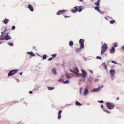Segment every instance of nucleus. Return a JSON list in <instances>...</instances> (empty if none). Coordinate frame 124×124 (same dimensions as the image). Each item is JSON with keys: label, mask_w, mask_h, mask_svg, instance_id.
<instances>
[{"label": "nucleus", "mask_w": 124, "mask_h": 124, "mask_svg": "<svg viewBox=\"0 0 124 124\" xmlns=\"http://www.w3.org/2000/svg\"><path fill=\"white\" fill-rule=\"evenodd\" d=\"M83 8L81 6L75 7L72 10L71 12L73 13H75L78 11L80 12L83 10Z\"/></svg>", "instance_id": "f257e3e1"}, {"label": "nucleus", "mask_w": 124, "mask_h": 124, "mask_svg": "<svg viewBox=\"0 0 124 124\" xmlns=\"http://www.w3.org/2000/svg\"><path fill=\"white\" fill-rule=\"evenodd\" d=\"M108 48V46H107V44L104 43L102 46L101 54L102 55L104 54L105 52L107 49Z\"/></svg>", "instance_id": "f03ea898"}, {"label": "nucleus", "mask_w": 124, "mask_h": 124, "mask_svg": "<svg viewBox=\"0 0 124 124\" xmlns=\"http://www.w3.org/2000/svg\"><path fill=\"white\" fill-rule=\"evenodd\" d=\"M18 70L17 69L13 70H11L9 72L8 75V76H10L14 75L18 72Z\"/></svg>", "instance_id": "7ed1b4c3"}, {"label": "nucleus", "mask_w": 124, "mask_h": 124, "mask_svg": "<svg viewBox=\"0 0 124 124\" xmlns=\"http://www.w3.org/2000/svg\"><path fill=\"white\" fill-rule=\"evenodd\" d=\"M106 106L108 109H112L114 107V104L111 103H106Z\"/></svg>", "instance_id": "20e7f679"}, {"label": "nucleus", "mask_w": 124, "mask_h": 124, "mask_svg": "<svg viewBox=\"0 0 124 124\" xmlns=\"http://www.w3.org/2000/svg\"><path fill=\"white\" fill-rule=\"evenodd\" d=\"M11 38V37L9 36L8 34H7L5 36H3L2 37L0 38V40L4 39L7 40L10 39Z\"/></svg>", "instance_id": "39448f33"}, {"label": "nucleus", "mask_w": 124, "mask_h": 124, "mask_svg": "<svg viewBox=\"0 0 124 124\" xmlns=\"http://www.w3.org/2000/svg\"><path fill=\"white\" fill-rule=\"evenodd\" d=\"M79 43L81 44L80 47L81 48H84V40L83 39H80L79 41Z\"/></svg>", "instance_id": "423d86ee"}, {"label": "nucleus", "mask_w": 124, "mask_h": 124, "mask_svg": "<svg viewBox=\"0 0 124 124\" xmlns=\"http://www.w3.org/2000/svg\"><path fill=\"white\" fill-rule=\"evenodd\" d=\"M66 11V10H60L57 13V15H59L62 14L64 12Z\"/></svg>", "instance_id": "0eeeda50"}, {"label": "nucleus", "mask_w": 124, "mask_h": 124, "mask_svg": "<svg viewBox=\"0 0 124 124\" xmlns=\"http://www.w3.org/2000/svg\"><path fill=\"white\" fill-rule=\"evenodd\" d=\"M81 71L82 72V74H81L82 76L84 78L87 75L86 72L83 70H81Z\"/></svg>", "instance_id": "6e6552de"}, {"label": "nucleus", "mask_w": 124, "mask_h": 124, "mask_svg": "<svg viewBox=\"0 0 124 124\" xmlns=\"http://www.w3.org/2000/svg\"><path fill=\"white\" fill-rule=\"evenodd\" d=\"M28 8L31 11L33 12V11L34 10L33 6L29 4L28 5Z\"/></svg>", "instance_id": "1a4fd4ad"}, {"label": "nucleus", "mask_w": 124, "mask_h": 124, "mask_svg": "<svg viewBox=\"0 0 124 124\" xmlns=\"http://www.w3.org/2000/svg\"><path fill=\"white\" fill-rule=\"evenodd\" d=\"M115 71L114 70L111 69L110 70V75L111 76H113L114 74Z\"/></svg>", "instance_id": "9d476101"}, {"label": "nucleus", "mask_w": 124, "mask_h": 124, "mask_svg": "<svg viewBox=\"0 0 124 124\" xmlns=\"http://www.w3.org/2000/svg\"><path fill=\"white\" fill-rule=\"evenodd\" d=\"M9 20L6 18H5L2 21L4 23L6 24H7L8 23L9 21Z\"/></svg>", "instance_id": "9b49d317"}, {"label": "nucleus", "mask_w": 124, "mask_h": 124, "mask_svg": "<svg viewBox=\"0 0 124 124\" xmlns=\"http://www.w3.org/2000/svg\"><path fill=\"white\" fill-rule=\"evenodd\" d=\"M74 71H75V73H76L77 74V75L79 76L78 75V74H77V73L79 72V70L77 68H76L74 69Z\"/></svg>", "instance_id": "f8f14e48"}, {"label": "nucleus", "mask_w": 124, "mask_h": 124, "mask_svg": "<svg viewBox=\"0 0 124 124\" xmlns=\"http://www.w3.org/2000/svg\"><path fill=\"white\" fill-rule=\"evenodd\" d=\"M27 53L29 54L32 56H34L35 55L33 54V53L32 52H28Z\"/></svg>", "instance_id": "ddd939ff"}, {"label": "nucleus", "mask_w": 124, "mask_h": 124, "mask_svg": "<svg viewBox=\"0 0 124 124\" xmlns=\"http://www.w3.org/2000/svg\"><path fill=\"white\" fill-rule=\"evenodd\" d=\"M101 89L100 87H99L96 89H94L93 90V92L97 91L100 90Z\"/></svg>", "instance_id": "4468645a"}, {"label": "nucleus", "mask_w": 124, "mask_h": 124, "mask_svg": "<svg viewBox=\"0 0 124 124\" xmlns=\"http://www.w3.org/2000/svg\"><path fill=\"white\" fill-rule=\"evenodd\" d=\"M52 72L54 74H56V70L54 69H53L52 70Z\"/></svg>", "instance_id": "2eb2a0df"}, {"label": "nucleus", "mask_w": 124, "mask_h": 124, "mask_svg": "<svg viewBox=\"0 0 124 124\" xmlns=\"http://www.w3.org/2000/svg\"><path fill=\"white\" fill-rule=\"evenodd\" d=\"M75 104L76 105H78L79 106H80L81 105V104L77 101H76Z\"/></svg>", "instance_id": "dca6fc26"}, {"label": "nucleus", "mask_w": 124, "mask_h": 124, "mask_svg": "<svg viewBox=\"0 0 124 124\" xmlns=\"http://www.w3.org/2000/svg\"><path fill=\"white\" fill-rule=\"evenodd\" d=\"M88 93V89L87 88H86L84 91V93L85 95H86Z\"/></svg>", "instance_id": "f3484780"}, {"label": "nucleus", "mask_w": 124, "mask_h": 124, "mask_svg": "<svg viewBox=\"0 0 124 124\" xmlns=\"http://www.w3.org/2000/svg\"><path fill=\"white\" fill-rule=\"evenodd\" d=\"M100 2V0H98V2H95V4L97 6H99L100 5L99 2Z\"/></svg>", "instance_id": "a211bd4d"}, {"label": "nucleus", "mask_w": 124, "mask_h": 124, "mask_svg": "<svg viewBox=\"0 0 124 124\" xmlns=\"http://www.w3.org/2000/svg\"><path fill=\"white\" fill-rule=\"evenodd\" d=\"M115 50V49L113 47H112V48L110 50V53H112V52L114 51Z\"/></svg>", "instance_id": "6ab92c4d"}, {"label": "nucleus", "mask_w": 124, "mask_h": 124, "mask_svg": "<svg viewBox=\"0 0 124 124\" xmlns=\"http://www.w3.org/2000/svg\"><path fill=\"white\" fill-rule=\"evenodd\" d=\"M102 65H103V67L104 69H106L107 68V66L105 63H103Z\"/></svg>", "instance_id": "aec40b11"}, {"label": "nucleus", "mask_w": 124, "mask_h": 124, "mask_svg": "<svg viewBox=\"0 0 124 124\" xmlns=\"http://www.w3.org/2000/svg\"><path fill=\"white\" fill-rule=\"evenodd\" d=\"M75 50L77 52H78L80 51H81V49L80 48H78L75 49Z\"/></svg>", "instance_id": "412c9836"}, {"label": "nucleus", "mask_w": 124, "mask_h": 124, "mask_svg": "<svg viewBox=\"0 0 124 124\" xmlns=\"http://www.w3.org/2000/svg\"><path fill=\"white\" fill-rule=\"evenodd\" d=\"M65 75L67 77V78H71V77L70 76V75L69 74H67Z\"/></svg>", "instance_id": "4be33fe9"}, {"label": "nucleus", "mask_w": 124, "mask_h": 124, "mask_svg": "<svg viewBox=\"0 0 124 124\" xmlns=\"http://www.w3.org/2000/svg\"><path fill=\"white\" fill-rule=\"evenodd\" d=\"M73 43L72 41H70L69 42V45L70 46H72L73 45Z\"/></svg>", "instance_id": "5701e85b"}, {"label": "nucleus", "mask_w": 124, "mask_h": 124, "mask_svg": "<svg viewBox=\"0 0 124 124\" xmlns=\"http://www.w3.org/2000/svg\"><path fill=\"white\" fill-rule=\"evenodd\" d=\"M56 55L57 54H55L52 55L51 56L54 58L56 57Z\"/></svg>", "instance_id": "b1692460"}, {"label": "nucleus", "mask_w": 124, "mask_h": 124, "mask_svg": "<svg viewBox=\"0 0 124 124\" xmlns=\"http://www.w3.org/2000/svg\"><path fill=\"white\" fill-rule=\"evenodd\" d=\"M115 20H112L110 21V23L111 24H113L115 23Z\"/></svg>", "instance_id": "393cba45"}, {"label": "nucleus", "mask_w": 124, "mask_h": 124, "mask_svg": "<svg viewBox=\"0 0 124 124\" xmlns=\"http://www.w3.org/2000/svg\"><path fill=\"white\" fill-rule=\"evenodd\" d=\"M95 9L96 10H97L98 12H99V11H100V10L99 9V8L98 7H96L95 8Z\"/></svg>", "instance_id": "a878e982"}, {"label": "nucleus", "mask_w": 124, "mask_h": 124, "mask_svg": "<svg viewBox=\"0 0 124 124\" xmlns=\"http://www.w3.org/2000/svg\"><path fill=\"white\" fill-rule=\"evenodd\" d=\"M47 56L46 55H44L43 56V59H45L46 58Z\"/></svg>", "instance_id": "bb28decb"}, {"label": "nucleus", "mask_w": 124, "mask_h": 124, "mask_svg": "<svg viewBox=\"0 0 124 124\" xmlns=\"http://www.w3.org/2000/svg\"><path fill=\"white\" fill-rule=\"evenodd\" d=\"M8 43L10 46H13V44L12 43L8 42Z\"/></svg>", "instance_id": "cd10ccee"}, {"label": "nucleus", "mask_w": 124, "mask_h": 124, "mask_svg": "<svg viewBox=\"0 0 124 124\" xmlns=\"http://www.w3.org/2000/svg\"><path fill=\"white\" fill-rule=\"evenodd\" d=\"M48 88L49 90H53V89H54V88H53V87H48Z\"/></svg>", "instance_id": "c85d7f7f"}, {"label": "nucleus", "mask_w": 124, "mask_h": 124, "mask_svg": "<svg viewBox=\"0 0 124 124\" xmlns=\"http://www.w3.org/2000/svg\"><path fill=\"white\" fill-rule=\"evenodd\" d=\"M96 58L97 59H99L100 60H101L102 59V58L100 57V56H97L96 57Z\"/></svg>", "instance_id": "c756f323"}, {"label": "nucleus", "mask_w": 124, "mask_h": 124, "mask_svg": "<svg viewBox=\"0 0 124 124\" xmlns=\"http://www.w3.org/2000/svg\"><path fill=\"white\" fill-rule=\"evenodd\" d=\"M111 62L112 63H114L115 64H117V63L116 62L113 61H111Z\"/></svg>", "instance_id": "7c9ffc66"}, {"label": "nucleus", "mask_w": 124, "mask_h": 124, "mask_svg": "<svg viewBox=\"0 0 124 124\" xmlns=\"http://www.w3.org/2000/svg\"><path fill=\"white\" fill-rule=\"evenodd\" d=\"M117 46L118 45L117 44V43H116L114 44L113 46L114 47H117Z\"/></svg>", "instance_id": "2f4dec72"}, {"label": "nucleus", "mask_w": 124, "mask_h": 124, "mask_svg": "<svg viewBox=\"0 0 124 124\" xmlns=\"http://www.w3.org/2000/svg\"><path fill=\"white\" fill-rule=\"evenodd\" d=\"M69 82V81L68 80H67L66 81H64L63 82V83L64 84H66L67 83H68Z\"/></svg>", "instance_id": "473e14b6"}, {"label": "nucleus", "mask_w": 124, "mask_h": 124, "mask_svg": "<svg viewBox=\"0 0 124 124\" xmlns=\"http://www.w3.org/2000/svg\"><path fill=\"white\" fill-rule=\"evenodd\" d=\"M61 117V114H58V118L59 119Z\"/></svg>", "instance_id": "72a5a7b5"}, {"label": "nucleus", "mask_w": 124, "mask_h": 124, "mask_svg": "<svg viewBox=\"0 0 124 124\" xmlns=\"http://www.w3.org/2000/svg\"><path fill=\"white\" fill-rule=\"evenodd\" d=\"M98 102L100 103H102L104 102L103 101V100H101V101H99Z\"/></svg>", "instance_id": "f704fd0d"}, {"label": "nucleus", "mask_w": 124, "mask_h": 124, "mask_svg": "<svg viewBox=\"0 0 124 124\" xmlns=\"http://www.w3.org/2000/svg\"><path fill=\"white\" fill-rule=\"evenodd\" d=\"M104 111L106 112L107 113H110V112L109 111H108L106 110H104Z\"/></svg>", "instance_id": "c9c22d12"}, {"label": "nucleus", "mask_w": 124, "mask_h": 124, "mask_svg": "<svg viewBox=\"0 0 124 124\" xmlns=\"http://www.w3.org/2000/svg\"><path fill=\"white\" fill-rule=\"evenodd\" d=\"M15 28V26H12V30H13Z\"/></svg>", "instance_id": "e433bc0d"}, {"label": "nucleus", "mask_w": 124, "mask_h": 124, "mask_svg": "<svg viewBox=\"0 0 124 124\" xmlns=\"http://www.w3.org/2000/svg\"><path fill=\"white\" fill-rule=\"evenodd\" d=\"M59 81H60L61 82H62L63 81V80L62 79H59Z\"/></svg>", "instance_id": "4c0bfd02"}, {"label": "nucleus", "mask_w": 124, "mask_h": 124, "mask_svg": "<svg viewBox=\"0 0 124 124\" xmlns=\"http://www.w3.org/2000/svg\"><path fill=\"white\" fill-rule=\"evenodd\" d=\"M62 110H60V111H59V113H58V114H61V113H62Z\"/></svg>", "instance_id": "58836bf2"}, {"label": "nucleus", "mask_w": 124, "mask_h": 124, "mask_svg": "<svg viewBox=\"0 0 124 124\" xmlns=\"http://www.w3.org/2000/svg\"><path fill=\"white\" fill-rule=\"evenodd\" d=\"M52 57H51V58H49L48 59V60L49 61H50V60H52Z\"/></svg>", "instance_id": "ea45409f"}, {"label": "nucleus", "mask_w": 124, "mask_h": 124, "mask_svg": "<svg viewBox=\"0 0 124 124\" xmlns=\"http://www.w3.org/2000/svg\"><path fill=\"white\" fill-rule=\"evenodd\" d=\"M70 71L72 72H74V71L72 69H70Z\"/></svg>", "instance_id": "a19ab883"}, {"label": "nucleus", "mask_w": 124, "mask_h": 124, "mask_svg": "<svg viewBox=\"0 0 124 124\" xmlns=\"http://www.w3.org/2000/svg\"><path fill=\"white\" fill-rule=\"evenodd\" d=\"M7 31V29H5L4 30V33L6 31Z\"/></svg>", "instance_id": "79ce46f5"}, {"label": "nucleus", "mask_w": 124, "mask_h": 124, "mask_svg": "<svg viewBox=\"0 0 124 124\" xmlns=\"http://www.w3.org/2000/svg\"><path fill=\"white\" fill-rule=\"evenodd\" d=\"M29 93L30 94H32V92L31 91H30L29 92Z\"/></svg>", "instance_id": "37998d69"}, {"label": "nucleus", "mask_w": 124, "mask_h": 124, "mask_svg": "<svg viewBox=\"0 0 124 124\" xmlns=\"http://www.w3.org/2000/svg\"><path fill=\"white\" fill-rule=\"evenodd\" d=\"M64 17L65 18H67V17H70L69 16H64Z\"/></svg>", "instance_id": "c03bdc74"}, {"label": "nucleus", "mask_w": 124, "mask_h": 124, "mask_svg": "<svg viewBox=\"0 0 124 124\" xmlns=\"http://www.w3.org/2000/svg\"><path fill=\"white\" fill-rule=\"evenodd\" d=\"M122 48L123 49H124V45L122 47Z\"/></svg>", "instance_id": "a18cd8bd"}, {"label": "nucleus", "mask_w": 124, "mask_h": 124, "mask_svg": "<svg viewBox=\"0 0 124 124\" xmlns=\"http://www.w3.org/2000/svg\"><path fill=\"white\" fill-rule=\"evenodd\" d=\"M103 105H101V107L102 108H103Z\"/></svg>", "instance_id": "49530a36"}, {"label": "nucleus", "mask_w": 124, "mask_h": 124, "mask_svg": "<svg viewBox=\"0 0 124 124\" xmlns=\"http://www.w3.org/2000/svg\"><path fill=\"white\" fill-rule=\"evenodd\" d=\"M22 72H20L19 73V74L20 75H22Z\"/></svg>", "instance_id": "de8ad7c7"}, {"label": "nucleus", "mask_w": 124, "mask_h": 124, "mask_svg": "<svg viewBox=\"0 0 124 124\" xmlns=\"http://www.w3.org/2000/svg\"><path fill=\"white\" fill-rule=\"evenodd\" d=\"M81 89L80 90V93H81Z\"/></svg>", "instance_id": "09e8293b"}, {"label": "nucleus", "mask_w": 124, "mask_h": 124, "mask_svg": "<svg viewBox=\"0 0 124 124\" xmlns=\"http://www.w3.org/2000/svg\"><path fill=\"white\" fill-rule=\"evenodd\" d=\"M1 33L2 34L1 36H2L3 35V32H1Z\"/></svg>", "instance_id": "8fccbe9b"}, {"label": "nucleus", "mask_w": 124, "mask_h": 124, "mask_svg": "<svg viewBox=\"0 0 124 124\" xmlns=\"http://www.w3.org/2000/svg\"><path fill=\"white\" fill-rule=\"evenodd\" d=\"M105 18L107 20H108V19H107V18L106 17H105Z\"/></svg>", "instance_id": "3c124183"}, {"label": "nucleus", "mask_w": 124, "mask_h": 124, "mask_svg": "<svg viewBox=\"0 0 124 124\" xmlns=\"http://www.w3.org/2000/svg\"><path fill=\"white\" fill-rule=\"evenodd\" d=\"M79 0L81 2H82L83 0Z\"/></svg>", "instance_id": "603ef678"}, {"label": "nucleus", "mask_w": 124, "mask_h": 124, "mask_svg": "<svg viewBox=\"0 0 124 124\" xmlns=\"http://www.w3.org/2000/svg\"><path fill=\"white\" fill-rule=\"evenodd\" d=\"M119 99V97H118L117 98V100H118Z\"/></svg>", "instance_id": "864d4df0"}, {"label": "nucleus", "mask_w": 124, "mask_h": 124, "mask_svg": "<svg viewBox=\"0 0 124 124\" xmlns=\"http://www.w3.org/2000/svg\"><path fill=\"white\" fill-rule=\"evenodd\" d=\"M33 48L34 49H35V47H33Z\"/></svg>", "instance_id": "5fc2aeb1"}, {"label": "nucleus", "mask_w": 124, "mask_h": 124, "mask_svg": "<svg viewBox=\"0 0 124 124\" xmlns=\"http://www.w3.org/2000/svg\"><path fill=\"white\" fill-rule=\"evenodd\" d=\"M1 44V42H0V44Z\"/></svg>", "instance_id": "6e6d98bb"}]
</instances>
